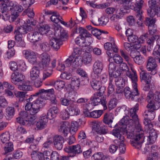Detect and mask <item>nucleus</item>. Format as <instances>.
Returning a JSON list of instances; mask_svg holds the SVG:
<instances>
[{
	"instance_id": "obj_22",
	"label": "nucleus",
	"mask_w": 160,
	"mask_h": 160,
	"mask_svg": "<svg viewBox=\"0 0 160 160\" xmlns=\"http://www.w3.org/2000/svg\"><path fill=\"white\" fill-rule=\"evenodd\" d=\"M26 58L31 64H34L37 62L36 53L34 52L27 50L25 53Z\"/></svg>"
},
{
	"instance_id": "obj_55",
	"label": "nucleus",
	"mask_w": 160,
	"mask_h": 160,
	"mask_svg": "<svg viewBox=\"0 0 160 160\" xmlns=\"http://www.w3.org/2000/svg\"><path fill=\"white\" fill-rule=\"evenodd\" d=\"M15 96L18 98L19 101L21 102H23L25 97V93L22 91H18L15 93Z\"/></svg>"
},
{
	"instance_id": "obj_54",
	"label": "nucleus",
	"mask_w": 160,
	"mask_h": 160,
	"mask_svg": "<svg viewBox=\"0 0 160 160\" xmlns=\"http://www.w3.org/2000/svg\"><path fill=\"white\" fill-rule=\"evenodd\" d=\"M77 72L82 77L84 78L88 82L89 78L88 75L86 72L82 69H78L77 70Z\"/></svg>"
},
{
	"instance_id": "obj_63",
	"label": "nucleus",
	"mask_w": 160,
	"mask_h": 160,
	"mask_svg": "<svg viewBox=\"0 0 160 160\" xmlns=\"http://www.w3.org/2000/svg\"><path fill=\"white\" fill-rule=\"evenodd\" d=\"M128 39L129 42L133 43H135L134 45H137L138 46V38L137 36L132 34L131 36L128 37Z\"/></svg>"
},
{
	"instance_id": "obj_10",
	"label": "nucleus",
	"mask_w": 160,
	"mask_h": 160,
	"mask_svg": "<svg viewBox=\"0 0 160 160\" xmlns=\"http://www.w3.org/2000/svg\"><path fill=\"white\" fill-rule=\"evenodd\" d=\"M65 66L70 67L71 65L75 68H77L81 65V57H73L70 56L64 62Z\"/></svg>"
},
{
	"instance_id": "obj_35",
	"label": "nucleus",
	"mask_w": 160,
	"mask_h": 160,
	"mask_svg": "<svg viewBox=\"0 0 160 160\" xmlns=\"http://www.w3.org/2000/svg\"><path fill=\"white\" fill-rule=\"evenodd\" d=\"M92 61V57L89 53H85L81 59V65L82 62L85 65L90 64Z\"/></svg>"
},
{
	"instance_id": "obj_38",
	"label": "nucleus",
	"mask_w": 160,
	"mask_h": 160,
	"mask_svg": "<svg viewBox=\"0 0 160 160\" xmlns=\"http://www.w3.org/2000/svg\"><path fill=\"white\" fill-rule=\"evenodd\" d=\"M38 45L40 49L43 52H48L50 49V44L46 42H40Z\"/></svg>"
},
{
	"instance_id": "obj_43",
	"label": "nucleus",
	"mask_w": 160,
	"mask_h": 160,
	"mask_svg": "<svg viewBox=\"0 0 160 160\" xmlns=\"http://www.w3.org/2000/svg\"><path fill=\"white\" fill-rule=\"evenodd\" d=\"M61 104L63 106H70L72 103H74V101L70 99L65 98H61L60 99Z\"/></svg>"
},
{
	"instance_id": "obj_34",
	"label": "nucleus",
	"mask_w": 160,
	"mask_h": 160,
	"mask_svg": "<svg viewBox=\"0 0 160 160\" xmlns=\"http://www.w3.org/2000/svg\"><path fill=\"white\" fill-rule=\"evenodd\" d=\"M156 0H149L148 2L149 8L147 9V13L148 16L151 13L153 12L156 7H158V5L156 4Z\"/></svg>"
},
{
	"instance_id": "obj_51",
	"label": "nucleus",
	"mask_w": 160,
	"mask_h": 160,
	"mask_svg": "<svg viewBox=\"0 0 160 160\" xmlns=\"http://www.w3.org/2000/svg\"><path fill=\"white\" fill-rule=\"evenodd\" d=\"M92 156L95 160H108L107 158L101 152L94 154Z\"/></svg>"
},
{
	"instance_id": "obj_21",
	"label": "nucleus",
	"mask_w": 160,
	"mask_h": 160,
	"mask_svg": "<svg viewBox=\"0 0 160 160\" xmlns=\"http://www.w3.org/2000/svg\"><path fill=\"white\" fill-rule=\"evenodd\" d=\"M40 58L44 68L51 67L50 66L51 59L50 56L48 54L45 52L43 53L40 55Z\"/></svg>"
},
{
	"instance_id": "obj_8",
	"label": "nucleus",
	"mask_w": 160,
	"mask_h": 160,
	"mask_svg": "<svg viewBox=\"0 0 160 160\" xmlns=\"http://www.w3.org/2000/svg\"><path fill=\"white\" fill-rule=\"evenodd\" d=\"M146 100L148 103H152L153 105L157 106L158 104L160 107V92H156L153 93L152 91H150L148 93Z\"/></svg>"
},
{
	"instance_id": "obj_60",
	"label": "nucleus",
	"mask_w": 160,
	"mask_h": 160,
	"mask_svg": "<svg viewBox=\"0 0 160 160\" xmlns=\"http://www.w3.org/2000/svg\"><path fill=\"white\" fill-rule=\"evenodd\" d=\"M101 110H94L91 112V117L93 118H98L100 117L102 113Z\"/></svg>"
},
{
	"instance_id": "obj_62",
	"label": "nucleus",
	"mask_w": 160,
	"mask_h": 160,
	"mask_svg": "<svg viewBox=\"0 0 160 160\" xmlns=\"http://www.w3.org/2000/svg\"><path fill=\"white\" fill-rule=\"evenodd\" d=\"M36 22L33 18H31L27 20V25L26 27H28L29 28L30 31H31L32 30V28L31 26V25H32L34 26L36 24Z\"/></svg>"
},
{
	"instance_id": "obj_64",
	"label": "nucleus",
	"mask_w": 160,
	"mask_h": 160,
	"mask_svg": "<svg viewBox=\"0 0 160 160\" xmlns=\"http://www.w3.org/2000/svg\"><path fill=\"white\" fill-rule=\"evenodd\" d=\"M23 153L20 149L18 150L14 151L13 154L12 158L16 159H18L22 156Z\"/></svg>"
},
{
	"instance_id": "obj_5",
	"label": "nucleus",
	"mask_w": 160,
	"mask_h": 160,
	"mask_svg": "<svg viewBox=\"0 0 160 160\" xmlns=\"http://www.w3.org/2000/svg\"><path fill=\"white\" fill-rule=\"evenodd\" d=\"M80 144L71 146H67L64 150L65 152L69 153V156L73 157L77 154L81 153L83 151L82 145Z\"/></svg>"
},
{
	"instance_id": "obj_33",
	"label": "nucleus",
	"mask_w": 160,
	"mask_h": 160,
	"mask_svg": "<svg viewBox=\"0 0 160 160\" xmlns=\"http://www.w3.org/2000/svg\"><path fill=\"white\" fill-rule=\"evenodd\" d=\"M151 73L145 71H142L140 73V77L141 79L144 80L146 83H150L151 81L152 76Z\"/></svg>"
},
{
	"instance_id": "obj_41",
	"label": "nucleus",
	"mask_w": 160,
	"mask_h": 160,
	"mask_svg": "<svg viewBox=\"0 0 160 160\" xmlns=\"http://www.w3.org/2000/svg\"><path fill=\"white\" fill-rule=\"evenodd\" d=\"M78 31L80 36L83 39L85 37H90L91 35L86 29L82 27H79L78 29Z\"/></svg>"
},
{
	"instance_id": "obj_25",
	"label": "nucleus",
	"mask_w": 160,
	"mask_h": 160,
	"mask_svg": "<svg viewBox=\"0 0 160 160\" xmlns=\"http://www.w3.org/2000/svg\"><path fill=\"white\" fill-rule=\"evenodd\" d=\"M54 35L55 37L57 38V39L60 40L62 42L67 39V32L63 29H61L60 30L58 29Z\"/></svg>"
},
{
	"instance_id": "obj_37",
	"label": "nucleus",
	"mask_w": 160,
	"mask_h": 160,
	"mask_svg": "<svg viewBox=\"0 0 160 160\" xmlns=\"http://www.w3.org/2000/svg\"><path fill=\"white\" fill-rule=\"evenodd\" d=\"M31 155L32 160H43L44 159L43 154L38 152H32Z\"/></svg>"
},
{
	"instance_id": "obj_30",
	"label": "nucleus",
	"mask_w": 160,
	"mask_h": 160,
	"mask_svg": "<svg viewBox=\"0 0 160 160\" xmlns=\"http://www.w3.org/2000/svg\"><path fill=\"white\" fill-rule=\"evenodd\" d=\"M40 75V71L39 68L37 66L33 67L31 69L30 72V78L32 80L37 79Z\"/></svg>"
},
{
	"instance_id": "obj_13",
	"label": "nucleus",
	"mask_w": 160,
	"mask_h": 160,
	"mask_svg": "<svg viewBox=\"0 0 160 160\" xmlns=\"http://www.w3.org/2000/svg\"><path fill=\"white\" fill-rule=\"evenodd\" d=\"M143 3V0H136L135 6L133 8L136 18L138 20L141 21L142 19L143 11L142 8Z\"/></svg>"
},
{
	"instance_id": "obj_17",
	"label": "nucleus",
	"mask_w": 160,
	"mask_h": 160,
	"mask_svg": "<svg viewBox=\"0 0 160 160\" xmlns=\"http://www.w3.org/2000/svg\"><path fill=\"white\" fill-rule=\"evenodd\" d=\"M131 118L128 116L124 117L118 123L119 125L122 126L123 129L127 131V126L128 125L129 128H131V126L133 123V119L132 118Z\"/></svg>"
},
{
	"instance_id": "obj_44",
	"label": "nucleus",
	"mask_w": 160,
	"mask_h": 160,
	"mask_svg": "<svg viewBox=\"0 0 160 160\" xmlns=\"http://www.w3.org/2000/svg\"><path fill=\"white\" fill-rule=\"evenodd\" d=\"M153 45H148L147 46V52L146 51V49L145 47H142L140 51L143 55L145 57H147L149 55V52H150L152 49L153 47Z\"/></svg>"
},
{
	"instance_id": "obj_31",
	"label": "nucleus",
	"mask_w": 160,
	"mask_h": 160,
	"mask_svg": "<svg viewBox=\"0 0 160 160\" xmlns=\"http://www.w3.org/2000/svg\"><path fill=\"white\" fill-rule=\"evenodd\" d=\"M113 119V115L112 113H105L103 118V122L105 123L108 124L109 127L112 128V124Z\"/></svg>"
},
{
	"instance_id": "obj_58",
	"label": "nucleus",
	"mask_w": 160,
	"mask_h": 160,
	"mask_svg": "<svg viewBox=\"0 0 160 160\" xmlns=\"http://www.w3.org/2000/svg\"><path fill=\"white\" fill-rule=\"evenodd\" d=\"M117 104V99L113 98L111 99L108 104V108L109 110H111L115 108Z\"/></svg>"
},
{
	"instance_id": "obj_6",
	"label": "nucleus",
	"mask_w": 160,
	"mask_h": 160,
	"mask_svg": "<svg viewBox=\"0 0 160 160\" xmlns=\"http://www.w3.org/2000/svg\"><path fill=\"white\" fill-rule=\"evenodd\" d=\"M91 100L93 101V104L94 106L101 104L103 107L104 110L107 109V102L105 97L99 94L96 92L91 98Z\"/></svg>"
},
{
	"instance_id": "obj_57",
	"label": "nucleus",
	"mask_w": 160,
	"mask_h": 160,
	"mask_svg": "<svg viewBox=\"0 0 160 160\" xmlns=\"http://www.w3.org/2000/svg\"><path fill=\"white\" fill-rule=\"evenodd\" d=\"M13 144L11 142H9L8 144L4 148V154L12 152L13 150Z\"/></svg>"
},
{
	"instance_id": "obj_52",
	"label": "nucleus",
	"mask_w": 160,
	"mask_h": 160,
	"mask_svg": "<svg viewBox=\"0 0 160 160\" xmlns=\"http://www.w3.org/2000/svg\"><path fill=\"white\" fill-rule=\"evenodd\" d=\"M93 79L90 82L91 85L94 89L98 90L100 86V82L99 80H96L97 79Z\"/></svg>"
},
{
	"instance_id": "obj_16",
	"label": "nucleus",
	"mask_w": 160,
	"mask_h": 160,
	"mask_svg": "<svg viewBox=\"0 0 160 160\" xmlns=\"http://www.w3.org/2000/svg\"><path fill=\"white\" fill-rule=\"evenodd\" d=\"M27 39L31 42H38L42 39V34L37 31L30 32L27 35Z\"/></svg>"
},
{
	"instance_id": "obj_61",
	"label": "nucleus",
	"mask_w": 160,
	"mask_h": 160,
	"mask_svg": "<svg viewBox=\"0 0 160 160\" xmlns=\"http://www.w3.org/2000/svg\"><path fill=\"white\" fill-rule=\"evenodd\" d=\"M91 32L93 35L96 37L98 39H100L101 37L100 36L102 34L101 30L94 28L92 30Z\"/></svg>"
},
{
	"instance_id": "obj_7",
	"label": "nucleus",
	"mask_w": 160,
	"mask_h": 160,
	"mask_svg": "<svg viewBox=\"0 0 160 160\" xmlns=\"http://www.w3.org/2000/svg\"><path fill=\"white\" fill-rule=\"evenodd\" d=\"M147 107L148 109L144 112L143 114L144 116L147 118V119L148 118L149 120H152L155 116V112L154 111L158 109L160 107V105L158 104H157V106L156 105L154 106L152 103H148Z\"/></svg>"
},
{
	"instance_id": "obj_50",
	"label": "nucleus",
	"mask_w": 160,
	"mask_h": 160,
	"mask_svg": "<svg viewBox=\"0 0 160 160\" xmlns=\"http://www.w3.org/2000/svg\"><path fill=\"white\" fill-rule=\"evenodd\" d=\"M50 19L53 22L58 23L60 22L61 19H62V18L58 13L55 12L51 17Z\"/></svg>"
},
{
	"instance_id": "obj_28",
	"label": "nucleus",
	"mask_w": 160,
	"mask_h": 160,
	"mask_svg": "<svg viewBox=\"0 0 160 160\" xmlns=\"http://www.w3.org/2000/svg\"><path fill=\"white\" fill-rule=\"evenodd\" d=\"M50 45L56 51L58 50L60 48L62 42L60 40L57 39V38H52L50 41Z\"/></svg>"
},
{
	"instance_id": "obj_53",
	"label": "nucleus",
	"mask_w": 160,
	"mask_h": 160,
	"mask_svg": "<svg viewBox=\"0 0 160 160\" xmlns=\"http://www.w3.org/2000/svg\"><path fill=\"white\" fill-rule=\"evenodd\" d=\"M65 82L62 80H57L55 82L54 85L56 88L59 90L63 88L65 85Z\"/></svg>"
},
{
	"instance_id": "obj_19",
	"label": "nucleus",
	"mask_w": 160,
	"mask_h": 160,
	"mask_svg": "<svg viewBox=\"0 0 160 160\" xmlns=\"http://www.w3.org/2000/svg\"><path fill=\"white\" fill-rule=\"evenodd\" d=\"M8 5L11 7L10 10L11 12H13L14 13L17 12L19 14L24 10L22 5L18 4L14 1L11 0L10 2L8 3Z\"/></svg>"
},
{
	"instance_id": "obj_4",
	"label": "nucleus",
	"mask_w": 160,
	"mask_h": 160,
	"mask_svg": "<svg viewBox=\"0 0 160 160\" xmlns=\"http://www.w3.org/2000/svg\"><path fill=\"white\" fill-rule=\"evenodd\" d=\"M53 92L54 89L53 88L47 90L43 89L39 90L34 94L30 96L29 98L27 99V102H33V101L36 100L37 98L43 100V98H46L47 93L50 92L52 93Z\"/></svg>"
},
{
	"instance_id": "obj_11",
	"label": "nucleus",
	"mask_w": 160,
	"mask_h": 160,
	"mask_svg": "<svg viewBox=\"0 0 160 160\" xmlns=\"http://www.w3.org/2000/svg\"><path fill=\"white\" fill-rule=\"evenodd\" d=\"M112 42H107L105 43L104 45L105 49L107 50L106 53L108 57L110 58H112L114 56V54L113 52H117L118 51V48L115 44V42L113 38Z\"/></svg>"
},
{
	"instance_id": "obj_1",
	"label": "nucleus",
	"mask_w": 160,
	"mask_h": 160,
	"mask_svg": "<svg viewBox=\"0 0 160 160\" xmlns=\"http://www.w3.org/2000/svg\"><path fill=\"white\" fill-rule=\"evenodd\" d=\"M132 145L136 148L141 151L142 153L145 154L149 148L148 144L144 143V140H147V143L149 144L154 143L156 140L155 134L154 136L150 134L149 136H144L142 132L132 137Z\"/></svg>"
},
{
	"instance_id": "obj_45",
	"label": "nucleus",
	"mask_w": 160,
	"mask_h": 160,
	"mask_svg": "<svg viewBox=\"0 0 160 160\" xmlns=\"http://www.w3.org/2000/svg\"><path fill=\"white\" fill-rule=\"evenodd\" d=\"M18 88L20 90L28 91L32 90V87L28 83L24 82L21 85H18Z\"/></svg>"
},
{
	"instance_id": "obj_42",
	"label": "nucleus",
	"mask_w": 160,
	"mask_h": 160,
	"mask_svg": "<svg viewBox=\"0 0 160 160\" xmlns=\"http://www.w3.org/2000/svg\"><path fill=\"white\" fill-rule=\"evenodd\" d=\"M0 138L2 143H7L10 139V135L9 132H6L2 133L0 136Z\"/></svg>"
},
{
	"instance_id": "obj_29",
	"label": "nucleus",
	"mask_w": 160,
	"mask_h": 160,
	"mask_svg": "<svg viewBox=\"0 0 160 160\" xmlns=\"http://www.w3.org/2000/svg\"><path fill=\"white\" fill-rule=\"evenodd\" d=\"M80 83L79 78L77 76H74L71 79L70 84L71 88L73 90H77L79 89Z\"/></svg>"
},
{
	"instance_id": "obj_14",
	"label": "nucleus",
	"mask_w": 160,
	"mask_h": 160,
	"mask_svg": "<svg viewBox=\"0 0 160 160\" xmlns=\"http://www.w3.org/2000/svg\"><path fill=\"white\" fill-rule=\"evenodd\" d=\"M157 67V65L155 59L152 57H148L146 67L148 71L151 72V74L152 75L156 73L157 71L156 68Z\"/></svg>"
},
{
	"instance_id": "obj_12",
	"label": "nucleus",
	"mask_w": 160,
	"mask_h": 160,
	"mask_svg": "<svg viewBox=\"0 0 160 160\" xmlns=\"http://www.w3.org/2000/svg\"><path fill=\"white\" fill-rule=\"evenodd\" d=\"M103 68V65L102 62L99 61H96L93 66V72L91 75L92 78L98 79Z\"/></svg>"
},
{
	"instance_id": "obj_3",
	"label": "nucleus",
	"mask_w": 160,
	"mask_h": 160,
	"mask_svg": "<svg viewBox=\"0 0 160 160\" xmlns=\"http://www.w3.org/2000/svg\"><path fill=\"white\" fill-rule=\"evenodd\" d=\"M139 104L137 103L134 107L130 109L129 110V115L130 118H132L133 119V123L132 126H131L130 130L132 132L135 131L137 132L136 133H131L128 136V138H129L131 140H130V143L132 145L131 140L132 139V136L136 135L138 133H143V131L142 128L139 122V118L136 112L138 110Z\"/></svg>"
},
{
	"instance_id": "obj_40",
	"label": "nucleus",
	"mask_w": 160,
	"mask_h": 160,
	"mask_svg": "<svg viewBox=\"0 0 160 160\" xmlns=\"http://www.w3.org/2000/svg\"><path fill=\"white\" fill-rule=\"evenodd\" d=\"M6 118L9 120L12 118L15 114V110L13 107H8L6 109Z\"/></svg>"
},
{
	"instance_id": "obj_23",
	"label": "nucleus",
	"mask_w": 160,
	"mask_h": 160,
	"mask_svg": "<svg viewBox=\"0 0 160 160\" xmlns=\"http://www.w3.org/2000/svg\"><path fill=\"white\" fill-rule=\"evenodd\" d=\"M56 60L54 59L51 62L52 67L45 68L46 70L44 71L43 73V80H44L52 74V69L56 67Z\"/></svg>"
},
{
	"instance_id": "obj_24",
	"label": "nucleus",
	"mask_w": 160,
	"mask_h": 160,
	"mask_svg": "<svg viewBox=\"0 0 160 160\" xmlns=\"http://www.w3.org/2000/svg\"><path fill=\"white\" fill-rule=\"evenodd\" d=\"M116 85L117 86L116 92L117 93H121L122 92V89L125 86V82L124 80L120 77L116 78L115 80Z\"/></svg>"
},
{
	"instance_id": "obj_56",
	"label": "nucleus",
	"mask_w": 160,
	"mask_h": 160,
	"mask_svg": "<svg viewBox=\"0 0 160 160\" xmlns=\"http://www.w3.org/2000/svg\"><path fill=\"white\" fill-rule=\"evenodd\" d=\"M37 116H31L27 120L28 123H27L28 124H27V126L29 127L31 125H34L37 121Z\"/></svg>"
},
{
	"instance_id": "obj_18",
	"label": "nucleus",
	"mask_w": 160,
	"mask_h": 160,
	"mask_svg": "<svg viewBox=\"0 0 160 160\" xmlns=\"http://www.w3.org/2000/svg\"><path fill=\"white\" fill-rule=\"evenodd\" d=\"M64 142V139L63 137L61 135H56L53 137L52 142L57 150H61L62 148Z\"/></svg>"
},
{
	"instance_id": "obj_36",
	"label": "nucleus",
	"mask_w": 160,
	"mask_h": 160,
	"mask_svg": "<svg viewBox=\"0 0 160 160\" xmlns=\"http://www.w3.org/2000/svg\"><path fill=\"white\" fill-rule=\"evenodd\" d=\"M11 0H0V2H3L5 3L2 2L0 4V12L2 13L4 12H6L8 11V9L7 7L8 6V3L10 2V1Z\"/></svg>"
},
{
	"instance_id": "obj_46",
	"label": "nucleus",
	"mask_w": 160,
	"mask_h": 160,
	"mask_svg": "<svg viewBox=\"0 0 160 160\" xmlns=\"http://www.w3.org/2000/svg\"><path fill=\"white\" fill-rule=\"evenodd\" d=\"M68 122H63L61 126L60 131L62 132L65 136H67L68 134Z\"/></svg>"
},
{
	"instance_id": "obj_26",
	"label": "nucleus",
	"mask_w": 160,
	"mask_h": 160,
	"mask_svg": "<svg viewBox=\"0 0 160 160\" xmlns=\"http://www.w3.org/2000/svg\"><path fill=\"white\" fill-rule=\"evenodd\" d=\"M58 113V110L57 105L52 106L48 110L47 115L46 116L48 118L51 119L56 117Z\"/></svg>"
},
{
	"instance_id": "obj_47",
	"label": "nucleus",
	"mask_w": 160,
	"mask_h": 160,
	"mask_svg": "<svg viewBox=\"0 0 160 160\" xmlns=\"http://www.w3.org/2000/svg\"><path fill=\"white\" fill-rule=\"evenodd\" d=\"M50 29V27L47 24L40 25L38 27V30L42 34H46Z\"/></svg>"
},
{
	"instance_id": "obj_49",
	"label": "nucleus",
	"mask_w": 160,
	"mask_h": 160,
	"mask_svg": "<svg viewBox=\"0 0 160 160\" xmlns=\"http://www.w3.org/2000/svg\"><path fill=\"white\" fill-rule=\"evenodd\" d=\"M158 38V35L155 34L151 35V36L147 40V42L148 45H153L154 43Z\"/></svg>"
},
{
	"instance_id": "obj_27",
	"label": "nucleus",
	"mask_w": 160,
	"mask_h": 160,
	"mask_svg": "<svg viewBox=\"0 0 160 160\" xmlns=\"http://www.w3.org/2000/svg\"><path fill=\"white\" fill-rule=\"evenodd\" d=\"M126 131V130L123 129V128H122V126H119L118 128H116L112 130V134L122 142L124 140V137L121 135L120 133Z\"/></svg>"
},
{
	"instance_id": "obj_39",
	"label": "nucleus",
	"mask_w": 160,
	"mask_h": 160,
	"mask_svg": "<svg viewBox=\"0 0 160 160\" xmlns=\"http://www.w3.org/2000/svg\"><path fill=\"white\" fill-rule=\"evenodd\" d=\"M78 128V123L76 121H72L71 123L69 128V132L72 135H74L77 131Z\"/></svg>"
},
{
	"instance_id": "obj_48",
	"label": "nucleus",
	"mask_w": 160,
	"mask_h": 160,
	"mask_svg": "<svg viewBox=\"0 0 160 160\" xmlns=\"http://www.w3.org/2000/svg\"><path fill=\"white\" fill-rule=\"evenodd\" d=\"M150 17H147L146 18L145 20L144 21V24L148 27L150 26H153V25L155 24V19L153 18L154 17H152L149 16Z\"/></svg>"
},
{
	"instance_id": "obj_59",
	"label": "nucleus",
	"mask_w": 160,
	"mask_h": 160,
	"mask_svg": "<svg viewBox=\"0 0 160 160\" xmlns=\"http://www.w3.org/2000/svg\"><path fill=\"white\" fill-rule=\"evenodd\" d=\"M29 28L28 27H26V28H24L21 27L18 28L17 30H15V31L17 32L18 33L21 34L22 35V34H25L28 33V31H30Z\"/></svg>"
},
{
	"instance_id": "obj_2",
	"label": "nucleus",
	"mask_w": 160,
	"mask_h": 160,
	"mask_svg": "<svg viewBox=\"0 0 160 160\" xmlns=\"http://www.w3.org/2000/svg\"><path fill=\"white\" fill-rule=\"evenodd\" d=\"M126 71V75L131 79L133 84V88L131 91L128 87H126L124 88V91L125 96L127 99L130 101L140 102L141 99L140 96V94L137 86V82L138 79L136 73H134L133 74L129 71Z\"/></svg>"
},
{
	"instance_id": "obj_15",
	"label": "nucleus",
	"mask_w": 160,
	"mask_h": 160,
	"mask_svg": "<svg viewBox=\"0 0 160 160\" xmlns=\"http://www.w3.org/2000/svg\"><path fill=\"white\" fill-rule=\"evenodd\" d=\"M25 76L21 72L15 71L12 73L11 76V81L15 84H19L24 80Z\"/></svg>"
},
{
	"instance_id": "obj_9",
	"label": "nucleus",
	"mask_w": 160,
	"mask_h": 160,
	"mask_svg": "<svg viewBox=\"0 0 160 160\" xmlns=\"http://www.w3.org/2000/svg\"><path fill=\"white\" fill-rule=\"evenodd\" d=\"M44 101L42 99L37 98V100L32 102V108L29 111L31 116H37V113L44 104Z\"/></svg>"
},
{
	"instance_id": "obj_32",
	"label": "nucleus",
	"mask_w": 160,
	"mask_h": 160,
	"mask_svg": "<svg viewBox=\"0 0 160 160\" xmlns=\"http://www.w3.org/2000/svg\"><path fill=\"white\" fill-rule=\"evenodd\" d=\"M69 110V114L70 115L74 116L78 115L80 112V111L78 106L72 103L70 106L68 107Z\"/></svg>"
},
{
	"instance_id": "obj_20",
	"label": "nucleus",
	"mask_w": 160,
	"mask_h": 160,
	"mask_svg": "<svg viewBox=\"0 0 160 160\" xmlns=\"http://www.w3.org/2000/svg\"><path fill=\"white\" fill-rule=\"evenodd\" d=\"M48 121V118L46 115L43 114L40 117L39 120L36 123V127L38 130H40L45 128Z\"/></svg>"
}]
</instances>
